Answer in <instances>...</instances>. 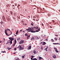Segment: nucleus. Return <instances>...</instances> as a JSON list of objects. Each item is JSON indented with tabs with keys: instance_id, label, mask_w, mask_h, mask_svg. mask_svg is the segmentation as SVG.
Here are the masks:
<instances>
[{
	"instance_id": "obj_1",
	"label": "nucleus",
	"mask_w": 60,
	"mask_h": 60,
	"mask_svg": "<svg viewBox=\"0 0 60 60\" xmlns=\"http://www.w3.org/2000/svg\"><path fill=\"white\" fill-rule=\"evenodd\" d=\"M9 39L10 40H11V41H13L14 39V38H12L11 37V38H9Z\"/></svg>"
},
{
	"instance_id": "obj_2",
	"label": "nucleus",
	"mask_w": 60,
	"mask_h": 60,
	"mask_svg": "<svg viewBox=\"0 0 60 60\" xmlns=\"http://www.w3.org/2000/svg\"><path fill=\"white\" fill-rule=\"evenodd\" d=\"M2 19L4 21H6V20H5V18L4 17V16L3 15L2 17Z\"/></svg>"
},
{
	"instance_id": "obj_3",
	"label": "nucleus",
	"mask_w": 60,
	"mask_h": 60,
	"mask_svg": "<svg viewBox=\"0 0 60 60\" xmlns=\"http://www.w3.org/2000/svg\"><path fill=\"white\" fill-rule=\"evenodd\" d=\"M24 40H21L19 42V44H22L23 43H24Z\"/></svg>"
},
{
	"instance_id": "obj_4",
	"label": "nucleus",
	"mask_w": 60,
	"mask_h": 60,
	"mask_svg": "<svg viewBox=\"0 0 60 60\" xmlns=\"http://www.w3.org/2000/svg\"><path fill=\"white\" fill-rule=\"evenodd\" d=\"M54 49L55 50V51L57 53V52H59L58 51H57V49L56 48H54Z\"/></svg>"
},
{
	"instance_id": "obj_5",
	"label": "nucleus",
	"mask_w": 60,
	"mask_h": 60,
	"mask_svg": "<svg viewBox=\"0 0 60 60\" xmlns=\"http://www.w3.org/2000/svg\"><path fill=\"white\" fill-rule=\"evenodd\" d=\"M18 48H19V49H20V50H21V46L20 45H19L18 47Z\"/></svg>"
},
{
	"instance_id": "obj_6",
	"label": "nucleus",
	"mask_w": 60,
	"mask_h": 60,
	"mask_svg": "<svg viewBox=\"0 0 60 60\" xmlns=\"http://www.w3.org/2000/svg\"><path fill=\"white\" fill-rule=\"evenodd\" d=\"M28 32H30L31 33H35V31H31L30 30H28Z\"/></svg>"
},
{
	"instance_id": "obj_7",
	"label": "nucleus",
	"mask_w": 60,
	"mask_h": 60,
	"mask_svg": "<svg viewBox=\"0 0 60 60\" xmlns=\"http://www.w3.org/2000/svg\"><path fill=\"white\" fill-rule=\"evenodd\" d=\"M7 30H5V33L6 34V35H8V34H7Z\"/></svg>"
},
{
	"instance_id": "obj_8",
	"label": "nucleus",
	"mask_w": 60,
	"mask_h": 60,
	"mask_svg": "<svg viewBox=\"0 0 60 60\" xmlns=\"http://www.w3.org/2000/svg\"><path fill=\"white\" fill-rule=\"evenodd\" d=\"M30 31H34V28H31L30 29Z\"/></svg>"
},
{
	"instance_id": "obj_9",
	"label": "nucleus",
	"mask_w": 60,
	"mask_h": 60,
	"mask_svg": "<svg viewBox=\"0 0 60 60\" xmlns=\"http://www.w3.org/2000/svg\"><path fill=\"white\" fill-rule=\"evenodd\" d=\"M48 46H47L46 48L45 49V50H46V51H47V49H48Z\"/></svg>"
},
{
	"instance_id": "obj_10",
	"label": "nucleus",
	"mask_w": 60,
	"mask_h": 60,
	"mask_svg": "<svg viewBox=\"0 0 60 60\" xmlns=\"http://www.w3.org/2000/svg\"><path fill=\"white\" fill-rule=\"evenodd\" d=\"M52 56L55 59L56 58V56L55 55H54Z\"/></svg>"
},
{
	"instance_id": "obj_11",
	"label": "nucleus",
	"mask_w": 60,
	"mask_h": 60,
	"mask_svg": "<svg viewBox=\"0 0 60 60\" xmlns=\"http://www.w3.org/2000/svg\"><path fill=\"white\" fill-rule=\"evenodd\" d=\"M53 44H54V45H56L57 44H60L58 43H53Z\"/></svg>"
},
{
	"instance_id": "obj_12",
	"label": "nucleus",
	"mask_w": 60,
	"mask_h": 60,
	"mask_svg": "<svg viewBox=\"0 0 60 60\" xmlns=\"http://www.w3.org/2000/svg\"><path fill=\"white\" fill-rule=\"evenodd\" d=\"M38 58H39V60H40L41 59H43V58H42L41 57H38Z\"/></svg>"
},
{
	"instance_id": "obj_13",
	"label": "nucleus",
	"mask_w": 60,
	"mask_h": 60,
	"mask_svg": "<svg viewBox=\"0 0 60 60\" xmlns=\"http://www.w3.org/2000/svg\"><path fill=\"white\" fill-rule=\"evenodd\" d=\"M38 30H37L36 31V32H39V31H40V29H39Z\"/></svg>"
},
{
	"instance_id": "obj_14",
	"label": "nucleus",
	"mask_w": 60,
	"mask_h": 60,
	"mask_svg": "<svg viewBox=\"0 0 60 60\" xmlns=\"http://www.w3.org/2000/svg\"><path fill=\"white\" fill-rule=\"evenodd\" d=\"M33 53L34 54H35L36 53V51L35 50H34L33 51Z\"/></svg>"
},
{
	"instance_id": "obj_15",
	"label": "nucleus",
	"mask_w": 60,
	"mask_h": 60,
	"mask_svg": "<svg viewBox=\"0 0 60 60\" xmlns=\"http://www.w3.org/2000/svg\"><path fill=\"white\" fill-rule=\"evenodd\" d=\"M28 48L29 49H31V46H29V47Z\"/></svg>"
},
{
	"instance_id": "obj_16",
	"label": "nucleus",
	"mask_w": 60,
	"mask_h": 60,
	"mask_svg": "<svg viewBox=\"0 0 60 60\" xmlns=\"http://www.w3.org/2000/svg\"><path fill=\"white\" fill-rule=\"evenodd\" d=\"M30 37V35H29L27 37V39H29V38Z\"/></svg>"
},
{
	"instance_id": "obj_17",
	"label": "nucleus",
	"mask_w": 60,
	"mask_h": 60,
	"mask_svg": "<svg viewBox=\"0 0 60 60\" xmlns=\"http://www.w3.org/2000/svg\"><path fill=\"white\" fill-rule=\"evenodd\" d=\"M32 56L31 58V60H32L33 59V57H34V56H32L31 57H32Z\"/></svg>"
},
{
	"instance_id": "obj_18",
	"label": "nucleus",
	"mask_w": 60,
	"mask_h": 60,
	"mask_svg": "<svg viewBox=\"0 0 60 60\" xmlns=\"http://www.w3.org/2000/svg\"><path fill=\"white\" fill-rule=\"evenodd\" d=\"M46 44V43L45 42H43V44L42 45H45V44Z\"/></svg>"
},
{
	"instance_id": "obj_19",
	"label": "nucleus",
	"mask_w": 60,
	"mask_h": 60,
	"mask_svg": "<svg viewBox=\"0 0 60 60\" xmlns=\"http://www.w3.org/2000/svg\"><path fill=\"white\" fill-rule=\"evenodd\" d=\"M15 44H16V43L17 42V41H16V40L15 39Z\"/></svg>"
},
{
	"instance_id": "obj_20",
	"label": "nucleus",
	"mask_w": 60,
	"mask_h": 60,
	"mask_svg": "<svg viewBox=\"0 0 60 60\" xmlns=\"http://www.w3.org/2000/svg\"><path fill=\"white\" fill-rule=\"evenodd\" d=\"M31 40H35V39L34 38V37H33L31 38Z\"/></svg>"
},
{
	"instance_id": "obj_21",
	"label": "nucleus",
	"mask_w": 60,
	"mask_h": 60,
	"mask_svg": "<svg viewBox=\"0 0 60 60\" xmlns=\"http://www.w3.org/2000/svg\"><path fill=\"white\" fill-rule=\"evenodd\" d=\"M32 60H37L36 58H34Z\"/></svg>"
},
{
	"instance_id": "obj_22",
	"label": "nucleus",
	"mask_w": 60,
	"mask_h": 60,
	"mask_svg": "<svg viewBox=\"0 0 60 60\" xmlns=\"http://www.w3.org/2000/svg\"><path fill=\"white\" fill-rule=\"evenodd\" d=\"M19 59L18 58H15V60H19Z\"/></svg>"
},
{
	"instance_id": "obj_23",
	"label": "nucleus",
	"mask_w": 60,
	"mask_h": 60,
	"mask_svg": "<svg viewBox=\"0 0 60 60\" xmlns=\"http://www.w3.org/2000/svg\"><path fill=\"white\" fill-rule=\"evenodd\" d=\"M54 39L56 41H57V40H58V39L57 38H54Z\"/></svg>"
},
{
	"instance_id": "obj_24",
	"label": "nucleus",
	"mask_w": 60,
	"mask_h": 60,
	"mask_svg": "<svg viewBox=\"0 0 60 60\" xmlns=\"http://www.w3.org/2000/svg\"><path fill=\"white\" fill-rule=\"evenodd\" d=\"M18 33H19V32H18V31H17L16 32V34H18Z\"/></svg>"
},
{
	"instance_id": "obj_25",
	"label": "nucleus",
	"mask_w": 60,
	"mask_h": 60,
	"mask_svg": "<svg viewBox=\"0 0 60 60\" xmlns=\"http://www.w3.org/2000/svg\"><path fill=\"white\" fill-rule=\"evenodd\" d=\"M25 36H28V34H27L26 33V34H25Z\"/></svg>"
},
{
	"instance_id": "obj_26",
	"label": "nucleus",
	"mask_w": 60,
	"mask_h": 60,
	"mask_svg": "<svg viewBox=\"0 0 60 60\" xmlns=\"http://www.w3.org/2000/svg\"><path fill=\"white\" fill-rule=\"evenodd\" d=\"M7 49H8V50H10V49H11V48H9V47H8V48H7Z\"/></svg>"
},
{
	"instance_id": "obj_27",
	"label": "nucleus",
	"mask_w": 60,
	"mask_h": 60,
	"mask_svg": "<svg viewBox=\"0 0 60 60\" xmlns=\"http://www.w3.org/2000/svg\"><path fill=\"white\" fill-rule=\"evenodd\" d=\"M7 30H8V31H10V32H11V30H10V29H7Z\"/></svg>"
},
{
	"instance_id": "obj_28",
	"label": "nucleus",
	"mask_w": 60,
	"mask_h": 60,
	"mask_svg": "<svg viewBox=\"0 0 60 60\" xmlns=\"http://www.w3.org/2000/svg\"><path fill=\"white\" fill-rule=\"evenodd\" d=\"M20 40V38H19L17 39V40H18V41H19Z\"/></svg>"
},
{
	"instance_id": "obj_29",
	"label": "nucleus",
	"mask_w": 60,
	"mask_h": 60,
	"mask_svg": "<svg viewBox=\"0 0 60 60\" xmlns=\"http://www.w3.org/2000/svg\"><path fill=\"white\" fill-rule=\"evenodd\" d=\"M12 41H10V43L11 44H12Z\"/></svg>"
},
{
	"instance_id": "obj_30",
	"label": "nucleus",
	"mask_w": 60,
	"mask_h": 60,
	"mask_svg": "<svg viewBox=\"0 0 60 60\" xmlns=\"http://www.w3.org/2000/svg\"><path fill=\"white\" fill-rule=\"evenodd\" d=\"M41 50H42V49H43V47H41Z\"/></svg>"
},
{
	"instance_id": "obj_31",
	"label": "nucleus",
	"mask_w": 60,
	"mask_h": 60,
	"mask_svg": "<svg viewBox=\"0 0 60 60\" xmlns=\"http://www.w3.org/2000/svg\"><path fill=\"white\" fill-rule=\"evenodd\" d=\"M35 37H37V40H38L39 39V38H38V37L37 36H36Z\"/></svg>"
},
{
	"instance_id": "obj_32",
	"label": "nucleus",
	"mask_w": 60,
	"mask_h": 60,
	"mask_svg": "<svg viewBox=\"0 0 60 60\" xmlns=\"http://www.w3.org/2000/svg\"><path fill=\"white\" fill-rule=\"evenodd\" d=\"M26 30L27 31H28V30H30V29H26Z\"/></svg>"
},
{
	"instance_id": "obj_33",
	"label": "nucleus",
	"mask_w": 60,
	"mask_h": 60,
	"mask_svg": "<svg viewBox=\"0 0 60 60\" xmlns=\"http://www.w3.org/2000/svg\"><path fill=\"white\" fill-rule=\"evenodd\" d=\"M7 20H8V21H9L10 20V19L8 18V19H7Z\"/></svg>"
},
{
	"instance_id": "obj_34",
	"label": "nucleus",
	"mask_w": 60,
	"mask_h": 60,
	"mask_svg": "<svg viewBox=\"0 0 60 60\" xmlns=\"http://www.w3.org/2000/svg\"><path fill=\"white\" fill-rule=\"evenodd\" d=\"M2 23H3V22L2 21L1 22H0V23L1 24H2Z\"/></svg>"
},
{
	"instance_id": "obj_35",
	"label": "nucleus",
	"mask_w": 60,
	"mask_h": 60,
	"mask_svg": "<svg viewBox=\"0 0 60 60\" xmlns=\"http://www.w3.org/2000/svg\"><path fill=\"white\" fill-rule=\"evenodd\" d=\"M31 26H34V24H33L32 23H31Z\"/></svg>"
},
{
	"instance_id": "obj_36",
	"label": "nucleus",
	"mask_w": 60,
	"mask_h": 60,
	"mask_svg": "<svg viewBox=\"0 0 60 60\" xmlns=\"http://www.w3.org/2000/svg\"><path fill=\"white\" fill-rule=\"evenodd\" d=\"M51 40L52 41H54V40H53V39H52Z\"/></svg>"
},
{
	"instance_id": "obj_37",
	"label": "nucleus",
	"mask_w": 60,
	"mask_h": 60,
	"mask_svg": "<svg viewBox=\"0 0 60 60\" xmlns=\"http://www.w3.org/2000/svg\"><path fill=\"white\" fill-rule=\"evenodd\" d=\"M48 16H50V14H48Z\"/></svg>"
},
{
	"instance_id": "obj_38",
	"label": "nucleus",
	"mask_w": 60,
	"mask_h": 60,
	"mask_svg": "<svg viewBox=\"0 0 60 60\" xmlns=\"http://www.w3.org/2000/svg\"><path fill=\"white\" fill-rule=\"evenodd\" d=\"M10 33H11V34H10V35H11V34L12 33V32H11V31H10Z\"/></svg>"
},
{
	"instance_id": "obj_39",
	"label": "nucleus",
	"mask_w": 60,
	"mask_h": 60,
	"mask_svg": "<svg viewBox=\"0 0 60 60\" xmlns=\"http://www.w3.org/2000/svg\"><path fill=\"white\" fill-rule=\"evenodd\" d=\"M55 35L56 36H58V35Z\"/></svg>"
},
{
	"instance_id": "obj_40",
	"label": "nucleus",
	"mask_w": 60,
	"mask_h": 60,
	"mask_svg": "<svg viewBox=\"0 0 60 60\" xmlns=\"http://www.w3.org/2000/svg\"><path fill=\"white\" fill-rule=\"evenodd\" d=\"M52 21H53V22H54V23H55V21L54 20H52Z\"/></svg>"
},
{
	"instance_id": "obj_41",
	"label": "nucleus",
	"mask_w": 60,
	"mask_h": 60,
	"mask_svg": "<svg viewBox=\"0 0 60 60\" xmlns=\"http://www.w3.org/2000/svg\"><path fill=\"white\" fill-rule=\"evenodd\" d=\"M2 52H3V53H6V52L5 51Z\"/></svg>"
},
{
	"instance_id": "obj_42",
	"label": "nucleus",
	"mask_w": 60,
	"mask_h": 60,
	"mask_svg": "<svg viewBox=\"0 0 60 60\" xmlns=\"http://www.w3.org/2000/svg\"><path fill=\"white\" fill-rule=\"evenodd\" d=\"M23 49V48L22 47V48H21V50H22V49Z\"/></svg>"
},
{
	"instance_id": "obj_43",
	"label": "nucleus",
	"mask_w": 60,
	"mask_h": 60,
	"mask_svg": "<svg viewBox=\"0 0 60 60\" xmlns=\"http://www.w3.org/2000/svg\"><path fill=\"white\" fill-rule=\"evenodd\" d=\"M25 11H27V10L26 9H25Z\"/></svg>"
},
{
	"instance_id": "obj_44",
	"label": "nucleus",
	"mask_w": 60,
	"mask_h": 60,
	"mask_svg": "<svg viewBox=\"0 0 60 60\" xmlns=\"http://www.w3.org/2000/svg\"><path fill=\"white\" fill-rule=\"evenodd\" d=\"M31 28H30L29 27H28V28L29 29H31Z\"/></svg>"
},
{
	"instance_id": "obj_45",
	"label": "nucleus",
	"mask_w": 60,
	"mask_h": 60,
	"mask_svg": "<svg viewBox=\"0 0 60 60\" xmlns=\"http://www.w3.org/2000/svg\"><path fill=\"white\" fill-rule=\"evenodd\" d=\"M12 8L13 9H15V8L14 7H12Z\"/></svg>"
},
{
	"instance_id": "obj_46",
	"label": "nucleus",
	"mask_w": 60,
	"mask_h": 60,
	"mask_svg": "<svg viewBox=\"0 0 60 60\" xmlns=\"http://www.w3.org/2000/svg\"><path fill=\"white\" fill-rule=\"evenodd\" d=\"M24 25H25V26H27V24H24Z\"/></svg>"
},
{
	"instance_id": "obj_47",
	"label": "nucleus",
	"mask_w": 60,
	"mask_h": 60,
	"mask_svg": "<svg viewBox=\"0 0 60 60\" xmlns=\"http://www.w3.org/2000/svg\"><path fill=\"white\" fill-rule=\"evenodd\" d=\"M42 26H44V25H43V23H42Z\"/></svg>"
},
{
	"instance_id": "obj_48",
	"label": "nucleus",
	"mask_w": 60,
	"mask_h": 60,
	"mask_svg": "<svg viewBox=\"0 0 60 60\" xmlns=\"http://www.w3.org/2000/svg\"><path fill=\"white\" fill-rule=\"evenodd\" d=\"M2 42V41H0V43H1Z\"/></svg>"
},
{
	"instance_id": "obj_49",
	"label": "nucleus",
	"mask_w": 60,
	"mask_h": 60,
	"mask_svg": "<svg viewBox=\"0 0 60 60\" xmlns=\"http://www.w3.org/2000/svg\"><path fill=\"white\" fill-rule=\"evenodd\" d=\"M15 50H16V48H15Z\"/></svg>"
},
{
	"instance_id": "obj_50",
	"label": "nucleus",
	"mask_w": 60,
	"mask_h": 60,
	"mask_svg": "<svg viewBox=\"0 0 60 60\" xmlns=\"http://www.w3.org/2000/svg\"><path fill=\"white\" fill-rule=\"evenodd\" d=\"M33 20H34L35 21V19H33Z\"/></svg>"
},
{
	"instance_id": "obj_51",
	"label": "nucleus",
	"mask_w": 60,
	"mask_h": 60,
	"mask_svg": "<svg viewBox=\"0 0 60 60\" xmlns=\"http://www.w3.org/2000/svg\"><path fill=\"white\" fill-rule=\"evenodd\" d=\"M22 58H24V56H22Z\"/></svg>"
},
{
	"instance_id": "obj_52",
	"label": "nucleus",
	"mask_w": 60,
	"mask_h": 60,
	"mask_svg": "<svg viewBox=\"0 0 60 60\" xmlns=\"http://www.w3.org/2000/svg\"><path fill=\"white\" fill-rule=\"evenodd\" d=\"M45 40L46 41H48V39H45Z\"/></svg>"
},
{
	"instance_id": "obj_53",
	"label": "nucleus",
	"mask_w": 60,
	"mask_h": 60,
	"mask_svg": "<svg viewBox=\"0 0 60 60\" xmlns=\"http://www.w3.org/2000/svg\"><path fill=\"white\" fill-rule=\"evenodd\" d=\"M28 17H29V18H30V17L29 16H28Z\"/></svg>"
},
{
	"instance_id": "obj_54",
	"label": "nucleus",
	"mask_w": 60,
	"mask_h": 60,
	"mask_svg": "<svg viewBox=\"0 0 60 60\" xmlns=\"http://www.w3.org/2000/svg\"><path fill=\"white\" fill-rule=\"evenodd\" d=\"M50 28H52V27L51 26H50Z\"/></svg>"
},
{
	"instance_id": "obj_55",
	"label": "nucleus",
	"mask_w": 60,
	"mask_h": 60,
	"mask_svg": "<svg viewBox=\"0 0 60 60\" xmlns=\"http://www.w3.org/2000/svg\"><path fill=\"white\" fill-rule=\"evenodd\" d=\"M20 6V5H18V6Z\"/></svg>"
},
{
	"instance_id": "obj_56",
	"label": "nucleus",
	"mask_w": 60,
	"mask_h": 60,
	"mask_svg": "<svg viewBox=\"0 0 60 60\" xmlns=\"http://www.w3.org/2000/svg\"><path fill=\"white\" fill-rule=\"evenodd\" d=\"M15 44L14 45H13V46H15Z\"/></svg>"
},
{
	"instance_id": "obj_57",
	"label": "nucleus",
	"mask_w": 60,
	"mask_h": 60,
	"mask_svg": "<svg viewBox=\"0 0 60 60\" xmlns=\"http://www.w3.org/2000/svg\"><path fill=\"white\" fill-rule=\"evenodd\" d=\"M15 53H16V52H14V53L13 54H15Z\"/></svg>"
},
{
	"instance_id": "obj_58",
	"label": "nucleus",
	"mask_w": 60,
	"mask_h": 60,
	"mask_svg": "<svg viewBox=\"0 0 60 60\" xmlns=\"http://www.w3.org/2000/svg\"><path fill=\"white\" fill-rule=\"evenodd\" d=\"M11 14H12V13L11 12Z\"/></svg>"
},
{
	"instance_id": "obj_59",
	"label": "nucleus",
	"mask_w": 60,
	"mask_h": 60,
	"mask_svg": "<svg viewBox=\"0 0 60 60\" xmlns=\"http://www.w3.org/2000/svg\"><path fill=\"white\" fill-rule=\"evenodd\" d=\"M22 30H20V31H21V32H22Z\"/></svg>"
},
{
	"instance_id": "obj_60",
	"label": "nucleus",
	"mask_w": 60,
	"mask_h": 60,
	"mask_svg": "<svg viewBox=\"0 0 60 60\" xmlns=\"http://www.w3.org/2000/svg\"><path fill=\"white\" fill-rule=\"evenodd\" d=\"M24 32H25V31H23V33H24Z\"/></svg>"
},
{
	"instance_id": "obj_61",
	"label": "nucleus",
	"mask_w": 60,
	"mask_h": 60,
	"mask_svg": "<svg viewBox=\"0 0 60 60\" xmlns=\"http://www.w3.org/2000/svg\"><path fill=\"white\" fill-rule=\"evenodd\" d=\"M13 6L14 7V5H13Z\"/></svg>"
},
{
	"instance_id": "obj_62",
	"label": "nucleus",
	"mask_w": 60,
	"mask_h": 60,
	"mask_svg": "<svg viewBox=\"0 0 60 60\" xmlns=\"http://www.w3.org/2000/svg\"><path fill=\"white\" fill-rule=\"evenodd\" d=\"M36 39L37 40V37H36Z\"/></svg>"
},
{
	"instance_id": "obj_63",
	"label": "nucleus",
	"mask_w": 60,
	"mask_h": 60,
	"mask_svg": "<svg viewBox=\"0 0 60 60\" xmlns=\"http://www.w3.org/2000/svg\"><path fill=\"white\" fill-rule=\"evenodd\" d=\"M26 56V55H24V56H23L24 57V56Z\"/></svg>"
},
{
	"instance_id": "obj_64",
	"label": "nucleus",
	"mask_w": 60,
	"mask_h": 60,
	"mask_svg": "<svg viewBox=\"0 0 60 60\" xmlns=\"http://www.w3.org/2000/svg\"><path fill=\"white\" fill-rule=\"evenodd\" d=\"M24 3H25V4H26V2H25Z\"/></svg>"
}]
</instances>
